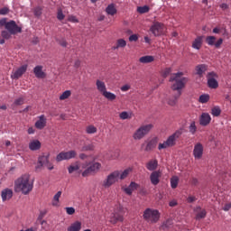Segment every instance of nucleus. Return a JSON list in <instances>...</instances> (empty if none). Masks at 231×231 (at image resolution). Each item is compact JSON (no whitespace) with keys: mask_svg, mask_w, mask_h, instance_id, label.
<instances>
[{"mask_svg":"<svg viewBox=\"0 0 231 231\" xmlns=\"http://www.w3.org/2000/svg\"><path fill=\"white\" fill-rule=\"evenodd\" d=\"M133 172V169L127 168L122 173H119V179L125 180Z\"/></svg>","mask_w":231,"mask_h":231,"instance_id":"obj_35","label":"nucleus"},{"mask_svg":"<svg viewBox=\"0 0 231 231\" xmlns=\"http://www.w3.org/2000/svg\"><path fill=\"white\" fill-rule=\"evenodd\" d=\"M68 21H69V23H79V19H77V16L75 15L69 16Z\"/></svg>","mask_w":231,"mask_h":231,"instance_id":"obj_56","label":"nucleus"},{"mask_svg":"<svg viewBox=\"0 0 231 231\" xmlns=\"http://www.w3.org/2000/svg\"><path fill=\"white\" fill-rule=\"evenodd\" d=\"M50 153L47 155H42L38 159V165L36 166V169H41V167H44V165L48 166V163H50Z\"/></svg>","mask_w":231,"mask_h":231,"instance_id":"obj_19","label":"nucleus"},{"mask_svg":"<svg viewBox=\"0 0 231 231\" xmlns=\"http://www.w3.org/2000/svg\"><path fill=\"white\" fill-rule=\"evenodd\" d=\"M217 73L211 71L207 74L208 79V88L210 89H217L219 88V83L217 82Z\"/></svg>","mask_w":231,"mask_h":231,"instance_id":"obj_8","label":"nucleus"},{"mask_svg":"<svg viewBox=\"0 0 231 231\" xmlns=\"http://www.w3.org/2000/svg\"><path fill=\"white\" fill-rule=\"evenodd\" d=\"M180 181V179L178 177H172L171 179V189H176L178 187V182Z\"/></svg>","mask_w":231,"mask_h":231,"instance_id":"obj_40","label":"nucleus"},{"mask_svg":"<svg viewBox=\"0 0 231 231\" xmlns=\"http://www.w3.org/2000/svg\"><path fill=\"white\" fill-rule=\"evenodd\" d=\"M137 12L139 14H147V12H149V6H147V5L139 6V7H137Z\"/></svg>","mask_w":231,"mask_h":231,"instance_id":"obj_45","label":"nucleus"},{"mask_svg":"<svg viewBox=\"0 0 231 231\" xmlns=\"http://www.w3.org/2000/svg\"><path fill=\"white\" fill-rule=\"evenodd\" d=\"M106 12L108 15H115L116 14V7L115 6V4H110L106 8Z\"/></svg>","mask_w":231,"mask_h":231,"instance_id":"obj_32","label":"nucleus"},{"mask_svg":"<svg viewBox=\"0 0 231 231\" xmlns=\"http://www.w3.org/2000/svg\"><path fill=\"white\" fill-rule=\"evenodd\" d=\"M5 30L10 32L13 35H16V33L23 32V28L17 25V23H15V21L14 20L7 22L5 25Z\"/></svg>","mask_w":231,"mask_h":231,"instance_id":"obj_9","label":"nucleus"},{"mask_svg":"<svg viewBox=\"0 0 231 231\" xmlns=\"http://www.w3.org/2000/svg\"><path fill=\"white\" fill-rule=\"evenodd\" d=\"M100 167H102L100 162L89 163L88 167L82 172L83 178H88V176H94V174H97V172L100 171Z\"/></svg>","mask_w":231,"mask_h":231,"instance_id":"obj_7","label":"nucleus"},{"mask_svg":"<svg viewBox=\"0 0 231 231\" xmlns=\"http://www.w3.org/2000/svg\"><path fill=\"white\" fill-rule=\"evenodd\" d=\"M103 97H105V98H106L107 100H116V95L113 94L112 92H109V91H106V92H103Z\"/></svg>","mask_w":231,"mask_h":231,"instance_id":"obj_34","label":"nucleus"},{"mask_svg":"<svg viewBox=\"0 0 231 231\" xmlns=\"http://www.w3.org/2000/svg\"><path fill=\"white\" fill-rule=\"evenodd\" d=\"M62 196V191H58L54 197H53V201H52V206L57 207V204L59 203V199Z\"/></svg>","mask_w":231,"mask_h":231,"instance_id":"obj_37","label":"nucleus"},{"mask_svg":"<svg viewBox=\"0 0 231 231\" xmlns=\"http://www.w3.org/2000/svg\"><path fill=\"white\" fill-rule=\"evenodd\" d=\"M46 211H41L40 212V215H39V217H38V219L40 220V221H42V219H43V217H44V216H46Z\"/></svg>","mask_w":231,"mask_h":231,"instance_id":"obj_62","label":"nucleus"},{"mask_svg":"<svg viewBox=\"0 0 231 231\" xmlns=\"http://www.w3.org/2000/svg\"><path fill=\"white\" fill-rule=\"evenodd\" d=\"M131 89V86L129 85H124L121 87V91H129Z\"/></svg>","mask_w":231,"mask_h":231,"instance_id":"obj_59","label":"nucleus"},{"mask_svg":"<svg viewBox=\"0 0 231 231\" xmlns=\"http://www.w3.org/2000/svg\"><path fill=\"white\" fill-rule=\"evenodd\" d=\"M33 190V181H30V174H23L14 181V192H22L28 196Z\"/></svg>","mask_w":231,"mask_h":231,"instance_id":"obj_2","label":"nucleus"},{"mask_svg":"<svg viewBox=\"0 0 231 231\" xmlns=\"http://www.w3.org/2000/svg\"><path fill=\"white\" fill-rule=\"evenodd\" d=\"M27 69H28L27 64L22 65L14 72H12L11 79H13V80H19V79L23 77V75L24 74L25 71H27Z\"/></svg>","mask_w":231,"mask_h":231,"instance_id":"obj_12","label":"nucleus"},{"mask_svg":"<svg viewBox=\"0 0 231 231\" xmlns=\"http://www.w3.org/2000/svg\"><path fill=\"white\" fill-rule=\"evenodd\" d=\"M12 35H14L10 31L5 30L1 32V37L0 38V44H5V40L8 41L9 39H12Z\"/></svg>","mask_w":231,"mask_h":231,"instance_id":"obj_25","label":"nucleus"},{"mask_svg":"<svg viewBox=\"0 0 231 231\" xmlns=\"http://www.w3.org/2000/svg\"><path fill=\"white\" fill-rule=\"evenodd\" d=\"M95 149V145L93 143L85 144L81 148L82 152H87L88 151H93Z\"/></svg>","mask_w":231,"mask_h":231,"instance_id":"obj_39","label":"nucleus"},{"mask_svg":"<svg viewBox=\"0 0 231 231\" xmlns=\"http://www.w3.org/2000/svg\"><path fill=\"white\" fill-rule=\"evenodd\" d=\"M220 8H221V10H223V11L228 10L229 5H228L227 4L223 3V4L220 5Z\"/></svg>","mask_w":231,"mask_h":231,"instance_id":"obj_60","label":"nucleus"},{"mask_svg":"<svg viewBox=\"0 0 231 231\" xmlns=\"http://www.w3.org/2000/svg\"><path fill=\"white\" fill-rule=\"evenodd\" d=\"M139 187H140V184L134 181H132L127 188H125L124 191L128 196H132L133 192H134V190H137Z\"/></svg>","mask_w":231,"mask_h":231,"instance_id":"obj_20","label":"nucleus"},{"mask_svg":"<svg viewBox=\"0 0 231 231\" xmlns=\"http://www.w3.org/2000/svg\"><path fill=\"white\" fill-rule=\"evenodd\" d=\"M2 201H8L14 198V190L9 188H5L1 192Z\"/></svg>","mask_w":231,"mask_h":231,"instance_id":"obj_17","label":"nucleus"},{"mask_svg":"<svg viewBox=\"0 0 231 231\" xmlns=\"http://www.w3.org/2000/svg\"><path fill=\"white\" fill-rule=\"evenodd\" d=\"M77 156V152L75 150H70L69 152H61L56 156L57 162H62L64 160H71Z\"/></svg>","mask_w":231,"mask_h":231,"instance_id":"obj_10","label":"nucleus"},{"mask_svg":"<svg viewBox=\"0 0 231 231\" xmlns=\"http://www.w3.org/2000/svg\"><path fill=\"white\" fill-rule=\"evenodd\" d=\"M172 69L171 68H166L163 71L162 77H164V79H166V77H169V75H171Z\"/></svg>","mask_w":231,"mask_h":231,"instance_id":"obj_51","label":"nucleus"},{"mask_svg":"<svg viewBox=\"0 0 231 231\" xmlns=\"http://www.w3.org/2000/svg\"><path fill=\"white\" fill-rule=\"evenodd\" d=\"M193 156L195 160H201V158H203V144L200 143L195 144L193 149Z\"/></svg>","mask_w":231,"mask_h":231,"instance_id":"obj_14","label":"nucleus"},{"mask_svg":"<svg viewBox=\"0 0 231 231\" xmlns=\"http://www.w3.org/2000/svg\"><path fill=\"white\" fill-rule=\"evenodd\" d=\"M160 178H162V171H154L150 175V181L152 185H158L160 183Z\"/></svg>","mask_w":231,"mask_h":231,"instance_id":"obj_18","label":"nucleus"},{"mask_svg":"<svg viewBox=\"0 0 231 231\" xmlns=\"http://www.w3.org/2000/svg\"><path fill=\"white\" fill-rule=\"evenodd\" d=\"M189 133H191V134H196V131H198V127L196 126V122H191L189 127Z\"/></svg>","mask_w":231,"mask_h":231,"instance_id":"obj_43","label":"nucleus"},{"mask_svg":"<svg viewBox=\"0 0 231 231\" xmlns=\"http://www.w3.org/2000/svg\"><path fill=\"white\" fill-rule=\"evenodd\" d=\"M7 14H10V8L3 7L0 9V15H7Z\"/></svg>","mask_w":231,"mask_h":231,"instance_id":"obj_50","label":"nucleus"},{"mask_svg":"<svg viewBox=\"0 0 231 231\" xmlns=\"http://www.w3.org/2000/svg\"><path fill=\"white\" fill-rule=\"evenodd\" d=\"M207 217V210L202 209L196 214V219H205Z\"/></svg>","mask_w":231,"mask_h":231,"instance_id":"obj_38","label":"nucleus"},{"mask_svg":"<svg viewBox=\"0 0 231 231\" xmlns=\"http://www.w3.org/2000/svg\"><path fill=\"white\" fill-rule=\"evenodd\" d=\"M86 131L88 134H95V133H97V127L94 125H89L87 127Z\"/></svg>","mask_w":231,"mask_h":231,"instance_id":"obj_46","label":"nucleus"},{"mask_svg":"<svg viewBox=\"0 0 231 231\" xmlns=\"http://www.w3.org/2000/svg\"><path fill=\"white\" fill-rule=\"evenodd\" d=\"M208 100H210V96L208 94H203L199 97V102H200V104H207Z\"/></svg>","mask_w":231,"mask_h":231,"instance_id":"obj_36","label":"nucleus"},{"mask_svg":"<svg viewBox=\"0 0 231 231\" xmlns=\"http://www.w3.org/2000/svg\"><path fill=\"white\" fill-rule=\"evenodd\" d=\"M206 42L208 46H215L217 50H219V48H221V44H223V38H219L216 42V36H207Z\"/></svg>","mask_w":231,"mask_h":231,"instance_id":"obj_13","label":"nucleus"},{"mask_svg":"<svg viewBox=\"0 0 231 231\" xmlns=\"http://www.w3.org/2000/svg\"><path fill=\"white\" fill-rule=\"evenodd\" d=\"M79 169H80V166H79V164L69 166V174H73V172H75V171H79Z\"/></svg>","mask_w":231,"mask_h":231,"instance_id":"obj_44","label":"nucleus"},{"mask_svg":"<svg viewBox=\"0 0 231 231\" xmlns=\"http://www.w3.org/2000/svg\"><path fill=\"white\" fill-rule=\"evenodd\" d=\"M33 73L36 77V79H45L46 78V73L42 71V66L38 65L33 69Z\"/></svg>","mask_w":231,"mask_h":231,"instance_id":"obj_23","label":"nucleus"},{"mask_svg":"<svg viewBox=\"0 0 231 231\" xmlns=\"http://www.w3.org/2000/svg\"><path fill=\"white\" fill-rule=\"evenodd\" d=\"M211 115L214 116H219L221 115V108L219 106H215L211 109Z\"/></svg>","mask_w":231,"mask_h":231,"instance_id":"obj_41","label":"nucleus"},{"mask_svg":"<svg viewBox=\"0 0 231 231\" xmlns=\"http://www.w3.org/2000/svg\"><path fill=\"white\" fill-rule=\"evenodd\" d=\"M33 14L36 16V17H41V15H42V8L41 7H36L34 8L33 10Z\"/></svg>","mask_w":231,"mask_h":231,"instance_id":"obj_47","label":"nucleus"},{"mask_svg":"<svg viewBox=\"0 0 231 231\" xmlns=\"http://www.w3.org/2000/svg\"><path fill=\"white\" fill-rule=\"evenodd\" d=\"M29 149L31 151H39L41 149V141L33 140L29 143Z\"/></svg>","mask_w":231,"mask_h":231,"instance_id":"obj_28","label":"nucleus"},{"mask_svg":"<svg viewBox=\"0 0 231 231\" xmlns=\"http://www.w3.org/2000/svg\"><path fill=\"white\" fill-rule=\"evenodd\" d=\"M124 221V215L120 214L118 211H115L114 213L111 214L110 216V223L112 225H116L118 222H123Z\"/></svg>","mask_w":231,"mask_h":231,"instance_id":"obj_16","label":"nucleus"},{"mask_svg":"<svg viewBox=\"0 0 231 231\" xmlns=\"http://www.w3.org/2000/svg\"><path fill=\"white\" fill-rule=\"evenodd\" d=\"M23 104H24V97H18L14 102V106H23Z\"/></svg>","mask_w":231,"mask_h":231,"instance_id":"obj_48","label":"nucleus"},{"mask_svg":"<svg viewBox=\"0 0 231 231\" xmlns=\"http://www.w3.org/2000/svg\"><path fill=\"white\" fill-rule=\"evenodd\" d=\"M199 183V181L198 180L197 178H192V180H191V185L196 186V185H198Z\"/></svg>","mask_w":231,"mask_h":231,"instance_id":"obj_64","label":"nucleus"},{"mask_svg":"<svg viewBox=\"0 0 231 231\" xmlns=\"http://www.w3.org/2000/svg\"><path fill=\"white\" fill-rule=\"evenodd\" d=\"M127 46V42L124 39H119L116 42V46H114L112 50H118V48H125Z\"/></svg>","mask_w":231,"mask_h":231,"instance_id":"obj_33","label":"nucleus"},{"mask_svg":"<svg viewBox=\"0 0 231 231\" xmlns=\"http://www.w3.org/2000/svg\"><path fill=\"white\" fill-rule=\"evenodd\" d=\"M141 64H150V62H154V56H143L139 59Z\"/></svg>","mask_w":231,"mask_h":231,"instance_id":"obj_31","label":"nucleus"},{"mask_svg":"<svg viewBox=\"0 0 231 231\" xmlns=\"http://www.w3.org/2000/svg\"><path fill=\"white\" fill-rule=\"evenodd\" d=\"M156 145H158V137H153L148 142L144 151L149 152L150 151H152V149H156Z\"/></svg>","mask_w":231,"mask_h":231,"instance_id":"obj_22","label":"nucleus"},{"mask_svg":"<svg viewBox=\"0 0 231 231\" xmlns=\"http://www.w3.org/2000/svg\"><path fill=\"white\" fill-rule=\"evenodd\" d=\"M130 42H136L138 41V34H132L129 36Z\"/></svg>","mask_w":231,"mask_h":231,"instance_id":"obj_53","label":"nucleus"},{"mask_svg":"<svg viewBox=\"0 0 231 231\" xmlns=\"http://www.w3.org/2000/svg\"><path fill=\"white\" fill-rule=\"evenodd\" d=\"M196 197H192V196H189V197H188V199H187V201H188V203H194V201H196Z\"/></svg>","mask_w":231,"mask_h":231,"instance_id":"obj_61","label":"nucleus"},{"mask_svg":"<svg viewBox=\"0 0 231 231\" xmlns=\"http://www.w3.org/2000/svg\"><path fill=\"white\" fill-rule=\"evenodd\" d=\"M71 97V90H66L60 97V100H66V98H69Z\"/></svg>","mask_w":231,"mask_h":231,"instance_id":"obj_42","label":"nucleus"},{"mask_svg":"<svg viewBox=\"0 0 231 231\" xmlns=\"http://www.w3.org/2000/svg\"><path fill=\"white\" fill-rule=\"evenodd\" d=\"M151 129H152V124L145 125L139 127L133 135L134 140H142L143 136H145L146 134H149V133L151 132Z\"/></svg>","mask_w":231,"mask_h":231,"instance_id":"obj_5","label":"nucleus"},{"mask_svg":"<svg viewBox=\"0 0 231 231\" xmlns=\"http://www.w3.org/2000/svg\"><path fill=\"white\" fill-rule=\"evenodd\" d=\"M96 86L97 90H99L102 95L107 91V88H106V83L104 81H100V79H97L96 81Z\"/></svg>","mask_w":231,"mask_h":231,"instance_id":"obj_27","label":"nucleus"},{"mask_svg":"<svg viewBox=\"0 0 231 231\" xmlns=\"http://www.w3.org/2000/svg\"><path fill=\"white\" fill-rule=\"evenodd\" d=\"M6 24H8V22H6V18L0 19V27L5 26V28H6Z\"/></svg>","mask_w":231,"mask_h":231,"instance_id":"obj_57","label":"nucleus"},{"mask_svg":"<svg viewBox=\"0 0 231 231\" xmlns=\"http://www.w3.org/2000/svg\"><path fill=\"white\" fill-rule=\"evenodd\" d=\"M59 44H60L62 48H66V46H68V42H66V40H61L59 42Z\"/></svg>","mask_w":231,"mask_h":231,"instance_id":"obj_63","label":"nucleus"},{"mask_svg":"<svg viewBox=\"0 0 231 231\" xmlns=\"http://www.w3.org/2000/svg\"><path fill=\"white\" fill-rule=\"evenodd\" d=\"M207 71H208V65L207 64H199L195 67V74L199 79H202L204 73H207Z\"/></svg>","mask_w":231,"mask_h":231,"instance_id":"obj_15","label":"nucleus"},{"mask_svg":"<svg viewBox=\"0 0 231 231\" xmlns=\"http://www.w3.org/2000/svg\"><path fill=\"white\" fill-rule=\"evenodd\" d=\"M201 46H203V36H199L193 41L192 48L194 50H201Z\"/></svg>","mask_w":231,"mask_h":231,"instance_id":"obj_26","label":"nucleus"},{"mask_svg":"<svg viewBox=\"0 0 231 231\" xmlns=\"http://www.w3.org/2000/svg\"><path fill=\"white\" fill-rule=\"evenodd\" d=\"M66 212L69 214V216H73V214H75V208H66Z\"/></svg>","mask_w":231,"mask_h":231,"instance_id":"obj_52","label":"nucleus"},{"mask_svg":"<svg viewBox=\"0 0 231 231\" xmlns=\"http://www.w3.org/2000/svg\"><path fill=\"white\" fill-rule=\"evenodd\" d=\"M183 75V72H177L174 73L171 78H170V82H174L171 85V89L172 91H177V94L174 95L173 99H170L168 101L169 106H176V103L178 102V98L181 97V89L185 88V84L189 82V78H181Z\"/></svg>","mask_w":231,"mask_h":231,"instance_id":"obj_1","label":"nucleus"},{"mask_svg":"<svg viewBox=\"0 0 231 231\" xmlns=\"http://www.w3.org/2000/svg\"><path fill=\"white\" fill-rule=\"evenodd\" d=\"M146 169L148 171H156L158 169V161L157 160H151L147 164H146Z\"/></svg>","mask_w":231,"mask_h":231,"instance_id":"obj_29","label":"nucleus"},{"mask_svg":"<svg viewBox=\"0 0 231 231\" xmlns=\"http://www.w3.org/2000/svg\"><path fill=\"white\" fill-rule=\"evenodd\" d=\"M82 228V223L76 221L75 223L71 224L70 226L67 228L68 231H80Z\"/></svg>","mask_w":231,"mask_h":231,"instance_id":"obj_30","label":"nucleus"},{"mask_svg":"<svg viewBox=\"0 0 231 231\" xmlns=\"http://www.w3.org/2000/svg\"><path fill=\"white\" fill-rule=\"evenodd\" d=\"M36 129H44L46 127V116L42 115L39 116V120L35 123Z\"/></svg>","mask_w":231,"mask_h":231,"instance_id":"obj_24","label":"nucleus"},{"mask_svg":"<svg viewBox=\"0 0 231 231\" xmlns=\"http://www.w3.org/2000/svg\"><path fill=\"white\" fill-rule=\"evenodd\" d=\"M212 118L210 117V115L208 113H203L199 119L200 125H203L204 127L210 124V121Z\"/></svg>","mask_w":231,"mask_h":231,"instance_id":"obj_21","label":"nucleus"},{"mask_svg":"<svg viewBox=\"0 0 231 231\" xmlns=\"http://www.w3.org/2000/svg\"><path fill=\"white\" fill-rule=\"evenodd\" d=\"M118 178H120V171H115L114 172L110 173L103 181V187H105V189H109V187L115 185V183L118 181Z\"/></svg>","mask_w":231,"mask_h":231,"instance_id":"obj_6","label":"nucleus"},{"mask_svg":"<svg viewBox=\"0 0 231 231\" xmlns=\"http://www.w3.org/2000/svg\"><path fill=\"white\" fill-rule=\"evenodd\" d=\"M64 17H65L64 13H62V11L60 10L57 14V19H59V21H62L64 20Z\"/></svg>","mask_w":231,"mask_h":231,"instance_id":"obj_54","label":"nucleus"},{"mask_svg":"<svg viewBox=\"0 0 231 231\" xmlns=\"http://www.w3.org/2000/svg\"><path fill=\"white\" fill-rule=\"evenodd\" d=\"M143 219L151 223H158L160 221V211L157 209L146 208L143 212Z\"/></svg>","mask_w":231,"mask_h":231,"instance_id":"obj_4","label":"nucleus"},{"mask_svg":"<svg viewBox=\"0 0 231 231\" xmlns=\"http://www.w3.org/2000/svg\"><path fill=\"white\" fill-rule=\"evenodd\" d=\"M182 133L183 132H181V130H178L173 134L170 135L163 143H159V151H162V149H167V147H174V145H176V140L180 138V135L182 134Z\"/></svg>","mask_w":231,"mask_h":231,"instance_id":"obj_3","label":"nucleus"},{"mask_svg":"<svg viewBox=\"0 0 231 231\" xmlns=\"http://www.w3.org/2000/svg\"><path fill=\"white\" fill-rule=\"evenodd\" d=\"M150 32L154 35V37H160L163 32V23L160 22H155L150 28Z\"/></svg>","mask_w":231,"mask_h":231,"instance_id":"obj_11","label":"nucleus"},{"mask_svg":"<svg viewBox=\"0 0 231 231\" xmlns=\"http://www.w3.org/2000/svg\"><path fill=\"white\" fill-rule=\"evenodd\" d=\"M119 118H121V120H127V118H129V113L125 111L121 112L119 115Z\"/></svg>","mask_w":231,"mask_h":231,"instance_id":"obj_49","label":"nucleus"},{"mask_svg":"<svg viewBox=\"0 0 231 231\" xmlns=\"http://www.w3.org/2000/svg\"><path fill=\"white\" fill-rule=\"evenodd\" d=\"M171 225H172V221L171 220H167L166 222H164L162 224V228H170Z\"/></svg>","mask_w":231,"mask_h":231,"instance_id":"obj_55","label":"nucleus"},{"mask_svg":"<svg viewBox=\"0 0 231 231\" xmlns=\"http://www.w3.org/2000/svg\"><path fill=\"white\" fill-rule=\"evenodd\" d=\"M230 208H231V203H228V204H226L224 207H223V210L225 211V212H228V210H230Z\"/></svg>","mask_w":231,"mask_h":231,"instance_id":"obj_58","label":"nucleus"}]
</instances>
